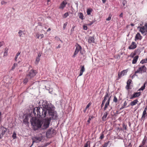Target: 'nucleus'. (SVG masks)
<instances>
[{"mask_svg": "<svg viewBox=\"0 0 147 147\" xmlns=\"http://www.w3.org/2000/svg\"><path fill=\"white\" fill-rule=\"evenodd\" d=\"M44 108L36 107L34 108L33 113L36 117L44 118L49 115L53 119L57 117L56 112L54 111L53 106L51 103H46L43 105Z\"/></svg>", "mask_w": 147, "mask_h": 147, "instance_id": "1", "label": "nucleus"}, {"mask_svg": "<svg viewBox=\"0 0 147 147\" xmlns=\"http://www.w3.org/2000/svg\"><path fill=\"white\" fill-rule=\"evenodd\" d=\"M47 118L44 119L42 121V129H45L49 127L51 120L53 119L51 116Z\"/></svg>", "mask_w": 147, "mask_h": 147, "instance_id": "2", "label": "nucleus"}, {"mask_svg": "<svg viewBox=\"0 0 147 147\" xmlns=\"http://www.w3.org/2000/svg\"><path fill=\"white\" fill-rule=\"evenodd\" d=\"M109 95L107 92H106V94L105 96L104 99L102 100L103 101L105 102L106 100H107L105 104L104 107V110L105 111L107 108L108 106L109 105V102L110 100L111 96L109 97Z\"/></svg>", "mask_w": 147, "mask_h": 147, "instance_id": "3", "label": "nucleus"}, {"mask_svg": "<svg viewBox=\"0 0 147 147\" xmlns=\"http://www.w3.org/2000/svg\"><path fill=\"white\" fill-rule=\"evenodd\" d=\"M32 123H34V125L38 128L41 127H42V121L38 119L35 118L34 121H33Z\"/></svg>", "mask_w": 147, "mask_h": 147, "instance_id": "4", "label": "nucleus"}, {"mask_svg": "<svg viewBox=\"0 0 147 147\" xmlns=\"http://www.w3.org/2000/svg\"><path fill=\"white\" fill-rule=\"evenodd\" d=\"M36 74V72L33 69H31L29 72V74H27L26 77L29 79H30L32 78L35 76Z\"/></svg>", "mask_w": 147, "mask_h": 147, "instance_id": "5", "label": "nucleus"}, {"mask_svg": "<svg viewBox=\"0 0 147 147\" xmlns=\"http://www.w3.org/2000/svg\"><path fill=\"white\" fill-rule=\"evenodd\" d=\"M146 67L144 65L141 67H139V68L137 70V71H135V73H139L142 74V73L146 72Z\"/></svg>", "mask_w": 147, "mask_h": 147, "instance_id": "6", "label": "nucleus"}, {"mask_svg": "<svg viewBox=\"0 0 147 147\" xmlns=\"http://www.w3.org/2000/svg\"><path fill=\"white\" fill-rule=\"evenodd\" d=\"M32 140V143L30 147H31L34 142L38 143L41 141L42 140V137L41 136L39 137L35 136L33 138Z\"/></svg>", "mask_w": 147, "mask_h": 147, "instance_id": "7", "label": "nucleus"}, {"mask_svg": "<svg viewBox=\"0 0 147 147\" xmlns=\"http://www.w3.org/2000/svg\"><path fill=\"white\" fill-rule=\"evenodd\" d=\"M138 28H140L139 30L142 34H143L145 32H147V24H145L144 26L142 27H140V26H139Z\"/></svg>", "mask_w": 147, "mask_h": 147, "instance_id": "8", "label": "nucleus"}, {"mask_svg": "<svg viewBox=\"0 0 147 147\" xmlns=\"http://www.w3.org/2000/svg\"><path fill=\"white\" fill-rule=\"evenodd\" d=\"M127 71V70H124L119 73L118 74V79H120L121 77L126 75Z\"/></svg>", "mask_w": 147, "mask_h": 147, "instance_id": "9", "label": "nucleus"}, {"mask_svg": "<svg viewBox=\"0 0 147 147\" xmlns=\"http://www.w3.org/2000/svg\"><path fill=\"white\" fill-rule=\"evenodd\" d=\"M81 49L82 48L81 46L80 45H78L76 47L74 55L73 56L74 57H75V56L80 51H81ZM80 52H81V51Z\"/></svg>", "mask_w": 147, "mask_h": 147, "instance_id": "10", "label": "nucleus"}, {"mask_svg": "<svg viewBox=\"0 0 147 147\" xmlns=\"http://www.w3.org/2000/svg\"><path fill=\"white\" fill-rule=\"evenodd\" d=\"M140 95V92H134L132 96L130 98V99H133V98L137 97Z\"/></svg>", "mask_w": 147, "mask_h": 147, "instance_id": "11", "label": "nucleus"}, {"mask_svg": "<svg viewBox=\"0 0 147 147\" xmlns=\"http://www.w3.org/2000/svg\"><path fill=\"white\" fill-rule=\"evenodd\" d=\"M136 47V45L134 42H132L131 45L129 47V49H134Z\"/></svg>", "mask_w": 147, "mask_h": 147, "instance_id": "12", "label": "nucleus"}, {"mask_svg": "<svg viewBox=\"0 0 147 147\" xmlns=\"http://www.w3.org/2000/svg\"><path fill=\"white\" fill-rule=\"evenodd\" d=\"M35 36L37 39H39L40 38H41L43 37L44 35L43 34H40L38 33H36Z\"/></svg>", "mask_w": 147, "mask_h": 147, "instance_id": "13", "label": "nucleus"}, {"mask_svg": "<svg viewBox=\"0 0 147 147\" xmlns=\"http://www.w3.org/2000/svg\"><path fill=\"white\" fill-rule=\"evenodd\" d=\"M53 133V131H51L50 129H49L47 131L46 134V136L47 138H50L51 135V134Z\"/></svg>", "mask_w": 147, "mask_h": 147, "instance_id": "14", "label": "nucleus"}, {"mask_svg": "<svg viewBox=\"0 0 147 147\" xmlns=\"http://www.w3.org/2000/svg\"><path fill=\"white\" fill-rule=\"evenodd\" d=\"M142 37L141 36L140 34L138 33L135 36V40L136 41L138 40H141Z\"/></svg>", "mask_w": 147, "mask_h": 147, "instance_id": "15", "label": "nucleus"}, {"mask_svg": "<svg viewBox=\"0 0 147 147\" xmlns=\"http://www.w3.org/2000/svg\"><path fill=\"white\" fill-rule=\"evenodd\" d=\"M147 113V108H145L143 112L142 115V119H144L145 117L146 116V113Z\"/></svg>", "mask_w": 147, "mask_h": 147, "instance_id": "16", "label": "nucleus"}, {"mask_svg": "<svg viewBox=\"0 0 147 147\" xmlns=\"http://www.w3.org/2000/svg\"><path fill=\"white\" fill-rule=\"evenodd\" d=\"M88 41L89 43H94V38L93 37H90L88 39Z\"/></svg>", "mask_w": 147, "mask_h": 147, "instance_id": "17", "label": "nucleus"}, {"mask_svg": "<svg viewBox=\"0 0 147 147\" xmlns=\"http://www.w3.org/2000/svg\"><path fill=\"white\" fill-rule=\"evenodd\" d=\"M85 69L84 67V66L83 65L81 67V68L80 70L79 76H80L82 75L83 72L85 71Z\"/></svg>", "mask_w": 147, "mask_h": 147, "instance_id": "18", "label": "nucleus"}, {"mask_svg": "<svg viewBox=\"0 0 147 147\" xmlns=\"http://www.w3.org/2000/svg\"><path fill=\"white\" fill-rule=\"evenodd\" d=\"M108 114V112L106 111L105 112L104 114V115L103 116L102 119L103 121H105L106 120V118L107 116V115Z\"/></svg>", "mask_w": 147, "mask_h": 147, "instance_id": "19", "label": "nucleus"}, {"mask_svg": "<svg viewBox=\"0 0 147 147\" xmlns=\"http://www.w3.org/2000/svg\"><path fill=\"white\" fill-rule=\"evenodd\" d=\"M138 58V56H136L135 57L133 60L132 63L134 64H135L136 63Z\"/></svg>", "mask_w": 147, "mask_h": 147, "instance_id": "20", "label": "nucleus"}, {"mask_svg": "<svg viewBox=\"0 0 147 147\" xmlns=\"http://www.w3.org/2000/svg\"><path fill=\"white\" fill-rule=\"evenodd\" d=\"M66 3H67L66 2L63 1L59 6V8L63 9L65 7Z\"/></svg>", "mask_w": 147, "mask_h": 147, "instance_id": "21", "label": "nucleus"}, {"mask_svg": "<svg viewBox=\"0 0 147 147\" xmlns=\"http://www.w3.org/2000/svg\"><path fill=\"white\" fill-rule=\"evenodd\" d=\"M1 129L2 130L1 134L3 135L7 131V129L3 127H1Z\"/></svg>", "mask_w": 147, "mask_h": 147, "instance_id": "22", "label": "nucleus"}, {"mask_svg": "<svg viewBox=\"0 0 147 147\" xmlns=\"http://www.w3.org/2000/svg\"><path fill=\"white\" fill-rule=\"evenodd\" d=\"M131 80H128L127 82V85L126 86V89H128L129 88L130 84L131 83Z\"/></svg>", "mask_w": 147, "mask_h": 147, "instance_id": "23", "label": "nucleus"}, {"mask_svg": "<svg viewBox=\"0 0 147 147\" xmlns=\"http://www.w3.org/2000/svg\"><path fill=\"white\" fill-rule=\"evenodd\" d=\"M138 100L137 99H136L132 102L130 103V105L131 106H133L135 105L138 102Z\"/></svg>", "mask_w": 147, "mask_h": 147, "instance_id": "24", "label": "nucleus"}, {"mask_svg": "<svg viewBox=\"0 0 147 147\" xmlns=\"http://www.w3.org/2000/svg\"><path fill=\"white\" fill-rule=\"evenodd\" d=\"M147 62V58L142 59L141 60L140 63H141L143 64Z\"/></svg>", "mask_w": 147, "mask_h": 147, "instance_id": "25", "label": "nucleus"}, {"mask_svg": "<svg viewBox=\"0 0 147 147\" xmlns=\"http://www.w3.org/2000/svg\"><path fill=\"white\" fill-rule=\"evenodd\" d=\"M20 53L21 52H18L16 54V57H15V60L16 61H17V59L18 58V56L20 55Z\"/></svg>", "mask_w": 147, "mask_h": 147, "instance_id": "26", "label": "nucleus"}, {"mask_svg": "<svg viewBox=\"0 0 147 147\" xmlns=\"http://www.w3.org/2000/svg\"><path fill=\"white\" fill-rule=\"evenodd\" d=\"M145 83L144 84V85L142 86V87L140 88L138 90L139 91L140 90H143L145 89Z\"/></svg>", "mask_w": 147, "mask_h": 147, "instance_id": "27", "label": "nucleus"}, {"mask_svg": "<svg viewBox=\"0 0 147 147\" xmlns=\"http://www.w3.org/2000/svg\"><path fill=\"white\" fill-rule=\"evenodd\" d=\"M79 18L82 20L84 19L83 18V15L82 13H79Z\"/></svg>", "mask_w": 147, "mask_h": 147, "instance_id": "28", "label": "nucleus"}, {"mask_svg": "<svg viewBox=\"0 0 147 147\" xmlns=\"http://www.w3.org/2000/svg\"><path fill=\"white\" fill-rule=\"evenodd\" d=\"M18 34L20 37L22 36L23 34L22 31L21 30H20L18 32Z\"/></svg>", "mask_w": 147, "mask_h": 147, "instance_id": "29", "label": "nucleus"}, {"mask_svg": "<svg viewBox=\"0 0 147 147\" xmlns=\"http://www.w3.org/2000/svg\"><path fill=\"white\" fill-rule=\"evenodd\" d=\"M40 60V58L37 57L36 59V63L38 64Z\"/></svg>", "mask_w": 147, "mask_h": 147, "instance_id": "30", "label": "nucleus"}, {"mask_svg": "<svg viewBox=\"0 0 147 147\" xmlns=\"http://www.w3.org/2000/svg\"><path fill=\"white\" fill-rule=\"evenodd\" d=\"M127 3L125 0H122V3L123 6H125Z\"/></svg>", "mask_w": 147, "mask_h": 147, "instance_id": "31", "label": "nucleus"}, {"mask_svg": "<svg viewBox=\"0 0 147 147\" xmlns=\"http://www.w3.org/2000/svg\"><path fill=\"white\" fill-rule=\"evenodd\" d=\"M92 11V10L90 9H88L87 10V12L88 15H90V14L91 12Z\"/></svg>", "mask_w": 147, "mask_h": 147, "instance_id": "32", "label": "nucleus"}, {"mask_svg": "<svg viewBox=\"0 0 147 147\" xmlns=\"http://www.w3.org/2000/svg\"><path fill=\"white\" fill-rule=\"evenodd\" d=\"M93 118V117L92 116H90L89 117L88 120L87 121V122L88 123V124L89 123H90V121L91 120V119Z\"/></svg>", "mask_w": 147, "mask_h": 147, "instance_id": "33", "label": "nucleus"}, {"mask_svg": "<svg viewBox=\"0 0 147 147\" xmlns=\"http://www.w3.org/2000/svg\"><path fill=\"white\" fill-rule=\"evenodd\" d=\"M17 66V63H14L13 66H12V69H14L15 67Z\"/></svg>", "mask_w": 147, "mask_h": 147, "instance_id": "34", "label": "nucleus"}, {"mask_svg": "<svg viewBox=\"0 0 147 147\" xmlns=\"http://www.w3.org/2000/svg\"><path fill=\"white\" fill-rule=\"evenodd\" d=\"M68 16V14L67 13H65L63 15V17L64 18H66Z\"/></svg>", "mask_w": 147, "mask_h": 147, "instance_id": "35", "label": "nucleus"}, {"mask_svg": "<svg viewBox=\"0 0 147 147\" xmlns=\"http://www.w3.org/2000/svg\"><path fill=\"white\" fill-rule=\"evenodd\" d=\"M12 137L13 139H15L16 138V134L15 133H14L12 135Z\"/></svg>", "mask_w": 147, "mask_h": 147, "instance_id": "36", "label": "nucleus"}, {"mask_svg": "<svg viewBox=\"0 0 147 147\" xmlns=\"http://www.w3.org/2000/svg\"><path fill=\"white\" fill-rule=\"evenodd\" d=\"M117 99L115 96L113 100L114 102H116L117 101Z\"/></svg>", "mask_w": 147, "mask_h": 147, "instance_id": "37", "label": "nucleus"}, {"mask_svg": "<svg viewBox=\"0 0 147 147\" xmlns=\"http://www.w3.org/2000/svg\"><path fill=\"white\" fill-rule=\"evenodd\" d=\"M7 3V2H5L4 1H2L1 2V4L2 5H5Z\"/></svg>", "mask_w": 147, "mask_h": 147, "instance_id": "38", "label": "nucleus"}, {"mask_svg": "<svg viewBox=\"0 0 147 147\" xmlns=\"http://www.w3.org/2000/svg\"><path fill=\"white\" fill-rule=\"evenodd\" d=\"M109 143V142H108L107 143H105L104 144L103 146V147H106L107 146L108 144Z\"/></svg>", "mask_w": 147, "mask_h": 147, "instance_id": "39", "label": "nucleus"}, {"mask_svg": "<svg viewBox=\"0 0 147 147\" xmlns=\"http://www.w3.org/2000/svg\"><path fill=\"white\" fill-rule=\"evenodd\" d=\"M104 135L102 134H101V135L100 136V139H102L104 138Z\"/></svg>", "mask_w": 147, "mask_h": 147, "instance_id": "40", "label": "nucleus"}, {"mask_svg": "<svg viewBox=\"0 0 147 147\" xmlns=\"http://www.w3.org/2000/svg\"><path fill=\"white\" fill-rule=\"evenodd\" d=\"M91 105V103H89L88 105H87L86 107V109H87L89 107H90V106Z\"/></svg>", "mask_w": 147, "mask_h": 147, "instance_id": "41", "label": "nucleus"}, {"mask_svg": "<svg viewBox=\"0 0 147 147\" xmlns=\"http://www.w3.org/2000/svg\"><path fill=\"white\" fill-rule=\"evenodd\" d=\"M67 25V23L66 22L63 24V28L65 29Z\"/></svg>", "mask_w": 147, "mask_h": 147, "instance_id": "42", "label": "nucleus"}, {"mask_svg": "<svg viewBox=\"0 0 147 147\" xmlns=\"http://www.w3.org/2000/svg\"><path fill=\"white\" fill-rule=\"evenodd\" d=\"M88 142H87L86 143L84 146V147H88Z\"/></svg>", "mask_w": 147, "mask_h": 147, "instance_id": "43", "label": "nucleus"}, {"mask_svg": "<svg viewBox=\"0 0 147 147\" xmlns=\"http://www.w3.org/2000/svg\"><path fill=\"white\" fill-rule=\"evenodd\" d=\"M4 44L3 42H0V47Z\"/></svg>", "mask_w": 147, "mask_h": 147, "instance_id": "44", "label": "nucleus"}, {"mask_svg": "<svg viewBox=\"0 0 147 147\" xmlns=\"http://www.w3.org/2000/svg\"><path fill=\"white\" fill-rule=\"evenodd\" d=\"M28 80H29V79H28L27 78V77H26V79H25V80L24 81V83H26L28 81Z\"/></svg>", "mask_w": 147, "mask_h": 147, "instance_id": "45", "label": "nucleus"}, {"mask_svg": "<svg viewBox=\"0 0 147 147\" xmlns=\"http://www.w3.org/2000/svg\"><path fill=\"white\" fill-rule=\"evenodd\" d=\"M83 28L84 30H86L87 29V27L86 26H84Z\"/></svg>", "mask_w": 147, "mask_h": 147, "instance_id": "46", "label": "nucleus"}, {"mask_svg": "<svg viewBox=\"0 0 147 147\" xmlns=\"http://www.w3.org/2000/svg\"><path fill=\"white\" fill-rule=\"evenodd\" d=\"M105 102L102 101V104L101 105V107L102 108L104 105V103Z\"/></svg>", "mask_w": 147, "mask_h": 147, "instance_id": "47", "label": "nucleus"}, {"mask_svg": "<svg viewBox=\"0 0 147 147\" xmlns=\"http://www.w3.org/2000/svg\"><path fill=\"white\" fill-rule=\"evenodd\" d=\"M127 105V103L126 102V101H125V102L124 103L123 106L125 107Z\"/></svg>", "mask_w": 147, "mask_h": 147, "instance_id": "48", "label": "nucleus"}, {"mask_svg": "<svg viewBox=\"0 0 147 147\" xmlns=\"http://www.w3.org/2000/svg\"><path fill=\"white\" fill-rule=\"evenodd\" d=\"M111 19V17H109L106 19V20H110Z\"/></svg>", "mask_w": 147, "mask_h": 147, "instance_id": "49", "label": "nucleus"}, {"mask_svg": "<svg viewBox=\"0 0 147 147\" xmlns=\"http://www.w3.org/2000/svg\"><path fill=\"white\" fill-rule=\"evenodd\" d=\"M74 29H73V28H72L71 30V34L74 31Z\"/></svg>", "mask_w": 147, "mask_h": 147, "instance_id": "50", "label": "nucleus"}, {"mask_svg": "<svg viewBox=\"0 0 147 147\" xmlns=\"http://www.w3.org/2000/svg\"><path fill=\"white\" fill-rule=\"evenodd\" d=\"M123 13H121V14L119 15V16L121 17H123Z\"/></svg>", "mask_w": 147, "mask_h": 147, "instance_id": "51", "label": "nucleus"}, {"mask_svg": "<svg viewBox=\"0 0 147 147\" xmlns=\"http://www.w3.org/2000/svg\"><path fill=\"white\" fill-rule=\"evenodd\" d=\"M93 22H91V23H90L88 24V25L90 26V25H91L92 24H93Z\"/></svg>", "mask_w": 147, "mask_h": 147, "instance_id": "52", "label": "nucleus"}, {"mask_svg": "<svg viewBox=\"0 0 147 147\" xmlns=\"http://www.w3.org/2000/svg\"><path fill=\"white\" fill-rule=\"evenodd\" d=\"M40 56H41V55L40 54H38L37 57H38V58H40Z\"/></svg>", "mask_w": 147, "mask_h": 147, "instance_id": "53", "label": "nucleus"}, {"mask_svg": "<svg viewBox=\"0 0 147 147\" xmlns=\"http://www.w3.org/2000/svg\"><path fill=\"white\" fill-rule=\"evenodd\" d=\"M60 45H59L57 47V49H58L59 48H60Z\"/></svg>", "mask_w": 147, "mask_h": 147, "instance_id": "54", "label": "nucleus"}, {"mask_svg": "<svg viewBox=\"0 0 147 147\" xmlns=\"http://www.w3.org/2000/svg\"><path fill=\"white\" fill-rule=\"evenodd\" d=\"M3 135H2L1 134H0V139H1L2 137V136Z\"/></svg>", "mask_w": 147, "mask_h": 147, "instance_id": "55", "label": "nucleus"}, {"mask_svg": "<svg viewBox=\"0 0 147 147\" xmlns=\"http://www.w3.org/2000/svg\"><path fill=\"white\" fill-rule=\"evenodd\" d=\"M51 30V29L50 28H49V29L47 30V31H49Z\"/></svg>", "mask_w": 147, "mask_h": 147, "instance_id": "56", "label": "nucleus"}, {"mask_svg": "<svg viewBox=\"0 0 147 147\" xmlns=\"http://www.w3.org/2000/svg\"><path fill=\"white\" fill-rule=\"evenodd\" d=\"M106 0H102V1L103 3H104L106 1Z\"/></svg>", "mask_w": 147, "mask_h": 147, "instance_id": "57", "label": "nucleus"}, {"mask_svg": "<svg viewBox=\"0 0 147 147\" xmlns=\"http://www.w3.org/2000/svg\"><path fill=\"white\" fill-rule=\"evenodd\" d=\"M50 2V1H49V0H47V4H48H48H49L48 2Z\"/></svg>", "mask_w": 147, "mask_h": 147, "instance_id": "58", "label": "nucleus"}, {"mask_svg": "<svg viewBox=\"0 0 147 147\" xmlns=\"http://www.w3.org/2000/svg\"><path fill=\"white\" fill-rule=\"evenodd\" d=\"M86 108L84 110V113H85L86 112Z\"/></svg>", "mask_w": 147, "mask_h": 147, "instance_id": "59", "label": "nucleus"}, {"mask_svg": "<svg viewBox=\"0 0 147 147\" xmlns=\"http://www.w3.org/2000/svg\"><path fill=\"white\" fill-rule=\"evenodd\" d=\"M131 25L132 26H134V25L133 24H131Z\"/></svg>", "mask_w": 147, "mask_h": 147, "instance_id": "60", "label": "nucleus"}, {"mask_svg": "<svg viewBox=\"0 0 147 147\" xmlns=\"http://www.w3.org/2000/svg\"><path fill=\"white\" fill-rule=\"evenodd\" d=\"M38 147H44L43 146H38Z\"/></svg>", "mask_w": 147, "mask_h": 147, "instance_id": "61", "label": "nucleus"}, {"mask_svg": "<svg viewBox=\"0 0 147 147\" xmlns=\"http://www.w3.org/2000/svg\"><path fill=\"white\" fill-rule=\"evenodd\" d=\"M75 28V26H73L72 28H73L74 29V28Z\"/></svg>", "mask_w": 147, "mask_h": 147, "instance_id": "62", "label": "nucleus"}, {"mask_svg": "<svg viewBox=\"0 0 147 147\" xmlns=\"http://www.w3.org/2000/svg\"><path fill=\"white\" fill-rule=\"evenodd\" d=\"M5 53H6V52L5 51L4 52V54H5Z\"/></svg>", "mask_w": 147, "mask_h": 147, "instance_id": "63", "label": "nucleus"}, {"mask_svg": "<svg viewBox=\"0 0 147 147\" xmlns=\"http://www.w3.org/2000/svg\"><path fill=\"white\" fill-rule=\"evenodd\" d=\"M139 147H142V146H140Z\"/></svg>", "mask_w": 147, "mask_h": 147, "instance_id": "64", "label": "nucleus"}]
</instances>
